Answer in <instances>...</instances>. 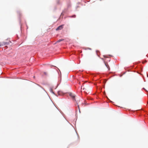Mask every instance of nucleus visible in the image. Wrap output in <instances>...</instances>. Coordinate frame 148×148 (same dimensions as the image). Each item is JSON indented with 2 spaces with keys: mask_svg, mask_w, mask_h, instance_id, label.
Here are the masks:
<instances>
[{
  "mask_svg": "<svg viewBox=\"0 0 148 148\" xmlns=\"http://www.w3.org/2000/svg\"><path fill=\"white\" fill-rule=\"evenodd\" d=\"M76 15L75 14H74L73 15H72V16H68V17H70V18H75L76 17Z\"/></svg>",
  "mask_w": 148,
  "mask_h": 148,
  "instance_id": "16",
  "label": "nucleus"
},
{
  "mask_svg": "<svg viewBox=\"0 0 148 148\" xmlns=\"http://www.w3.org/2000/svg\"><path fill=\"white\" fill-rule=\"evenodd\" d=\"M105 65L106 67L108 69V70H110V68L108 65V64L107 63H105Z\"/></svg>",
  "mask_w": 148,
  "mask_h": 148,
  "instance_id": "12",
  "label": "nucleus"
},
{
  "mask_svg": "<svg viewBox=\"0 0 148 148\" xmlns=\"http://www.w3.org/2000/svg\"><path fill=\"white\" fill-rule=\"evenodd\" d=\"M85 104L86 105H87V104H87L86 103H85Z\"/></svg>",
  "mask_w": 148,
  "mask_h": 148,
  "instance_id": "29",
  "label": "nucleus"
},
{
  "mask_svg": "<svg viewBox=\"0 0 148 148\" xmlns=\"http://www.w3.org/2000/svg\"><path fill=\"white\" fill-rule=\"evenodd\" d=\"M44 74L45 75H47V73L46 72H44Z\"/></svg>",
  "mask_w": 148,
  "mask_h": 148,
  "instance_id": "22",
  "label": "nucleus"
},
{
  "mask_svg": "<svg viewBox=\"0 0 148 148\" xmlns=\"http://www.w3.org/2000/svg\"><path fill=\"white\" fill-rule=\"evenodd\" d=\"M57 86H56V87L55 88V89H56L57 88Z\"/></svg>",
  "mask_w": 148,
  "mask_h": 148,
  "instance_id": "28",
  "label": "nucleus"
},
{
  "mask_svg": "<svg viewBox=\"0 0 148 148\" xmlns=\"http://www.w3.org/2000/svg\"><path fill=\"white\" fill-rule=\"evenodd\" d=\"M105 65L106 67L108 69V70H110V68L108 65V64L107 63H105Z\"/></svg>",
  "mask_w": 148,
  "mask_h": 148,
  "instance_id": "14",
  "label": "nucleus"
},
{
  "mask_svg": "<svg viewBox=\"0 0 148 148\" xmlns=\"http://www.w3.org/2000/svg\"><path fill=\"white\" fill-rule=\"evenodd\" d=\"M97 83H105L106 82L105 81L103 80H100L99 79H97Z\"/></svg>",
  "mask_w": 148,
  "mask_h": 148,
  "instance_id": "8",
  "label": "nucleus"
},
{
  "mask_svg": "<svg viewBox=\"0 0 148 148\" xmlns=\"http://www.w3.org/2000/svg\"><path fill=\"white\" fill-rule=\"evenodd\" d=\"M64 25H62L58 27L56 29V30L58 31L62 29L63 28Z\"/></svg>",
  "mask_w": 148,
  "mask_h": 148,
  "instance_id": "6",
  "label": "nucleus"
},
{
  "mask_svg": "<svg viewBox=\"0 0 148 148\" xmlns=\"http://www.w3.org/2000/svg\"><path fill=\"white\" fill-rule=\"evenodd\" d=\"M37 85L41 87V88H43L42 87L40 86L38 84H36Z\"/></svg>",
  "mask_w": 148,
  "mask_h": 148,
  "instance_id": "24",
  "label": "nucleus"
},
{
  "mask_svg": "<svg viewBox=\"0 0 148 148\" xmlns=\"http://www.w3.org/2000/svg\"><path fill=\"white\" fill-rule=\"evenodd\" d=\"M68 94L72 98L73 101H76L75 99V95H73V94L71 92H69L68 93Z\"/></svg>",
  "mask_w": 148,
  "mask_h": 148,
  "instance_id": "4",
  "label": "nucleus"
},
{
  "mask_svg": "<svg viewBox=\"0 0 148 148\" xmlns=\"http://www.w3.org/2000/svg\"><path fill=\"white\" fill-rule=\"evenodd\" d=\"M96 54H97V55L98 56H99V51L98 50H96Z\"/></svg>",
  "mask_w": 148,
  "mask_h": 148,
  "instance_id": "17",
  "label": "nucleus"
},
{
  "mask_svg": "<svg viewBox=\"0 0 148 148\" xmlns=\"http://www.w3.org/2000/svg\"><path fill=\"white\" fill-rule=\"evenodd\" d=\"M105 65L106 67L108 69V70H110V68L108 65V64L107 63H105Z\"/></svg>",
  "mask_w": 148,
  "mask_h": 148,
  "instance_id": "13",
  "label": "nucleus"
},
{
  "mask_svg": "<svg viewBox=\"0 0 148 148\" xmlns=\"http://www.w3.org/2000/svg\"><path fill=\"white\" fill-rule=\"evenodd\" d=\"M79 7L78 6H77V7Z\"/></svg>",
  "mask_w": 148,
  "mask_h": 148,
  "instance_id": "32",
  "label": "nucleus"
},
{
  "mask_svg": "<svg viewBox=\"0 0 148 148\" xmlns=\"http://www.w3.org/2000/svg\"><path fill=\"white\" fill-rule=\"evenodd\" d=\"M78 108H79V112H80V109H79V106L78 105Z\"/></svg>",
  "mask_w": 148,
  "mask_h": 148,
  "instance_id": "23",
  "label": "nucleus"
},
{
  "mask_svg": "<svg viewBox=\"0 0 148 148\" xmlns=\"http://www.w3.org/2000/svg\"><path fill=\"white\" fill-rule=\"evenodd\" d=\"M105 65L106 67L108 69V70H110V68L108 65V64L107 63H105Z\"/></svg>",
  "mask_w": 148,
  "mask_h": 148,
  "instance_id": "15",
  "label": "nucleus"
},
{
  "mask_svg": "<svg viewBox=\"0 0 148 148\" xmlns=\"http://www.w3.org/2000/svg\"><path fill=\"white\" fill-rule=\"evenodd\" d=\"M9 45V42H1V44H0V46H2L5 45Z\"/></svg>",
  "mask_w": 148,
  "mask_h": 148,
  "instance_id": "5",
  "label": "nucleus"
},
{
  "mask_svg": "<svg viewBox=\"0 0 148 148\" xmlns=\"http://www.w3.org/2000/svg\"><path fill=\"white\" fill-rule=\"evenodd\" d=\"M138 111H139V112H140V110H139ZM138 113H139V114H141V113L140 112H138Z\"/></svg>",
  "mask_w": 148,
  "mask_h": 148,
  "instance_id": "26",
  "label": "nucleus"
},
{
  "mask_svg": "<svg viewBox=\"0 0 148 148\" xmlns=\"http://www.w3.org/2000/svg\"><path fill=\"white\" fill-rule=\"evenodd\" d=\"M57 7H55V8H54V11H55L56 10H57Z\"/></svg>",
  "mask_w": 148,
  "mask_h": 148,
  "instance_id": "21",
  "label": "nucleus"
},
{
  "mask_svg": "<svg viewBox=\"0 0 148 148\" xmlns=\"http://www.w3.org/2000/svg\"><path fill=\"white\" fill-rule=\"evenodd\" d=\"M67 9H66L64 10H63L62 12L61 16H64V13H67Z\"/></svg>",
  "mask_w": 148,
  "mask_h": 148,
  "instance_id": "7",
  "label": "nucleus"
},
{
  "mask_svg": "<svg viewBox=\"0 0 148 148\" xmlns=\"http://www.w3.org/2000/svg\"><path fill=\"white\" fill-rule=\"evenodd\" d=\"M147 77H148V75H147Z\"/></svg>",
  "mask_w": 148,
  "mask_h": 148,
  "instance_id": "33",
  "label": "nucleus"
},
{
  "mask_svg": "<svg viewBox=\"0 0 148 148\" xmlns=\"http://www.w3.org/2000/svg\"><path fill=\"white\" fill-rule=\"evenodd\" d=\"M134 70L132 71L134 72H136L140 74L143 71V67L141 65H137L134 68Z\"/></svg>",
  "mask_w": 148,
  "mask_h": 148,
  "instance_id": "1",
  "label": "nucleus"
},
{
  "mask_svg": "<svg viewBox=\"0 0 148 148\" xmlns=\"http://www.w3.org/2000/svg\"><path fill=\"white\" fill-rule=\"evenodd\" d=\"M96 76V75L95 74H89V78H90L91 80H92L93 81H95V80L94 78Z\"/></svg>",
  "mask_w": 148,
  "mask_h": 148,
  "instance_id": "3",
  "label": "nucleus"
},
{
  "mask_svg": "<svg viewBox=\"0 0 148 148\" xmlns=\"http://www.w3.org/2000/svg\"><path fill=\"white\" fill-rule=\"evenodd\" d=\"M125 73H126V72H125L124 73H123V75H124V74H125Z\"/></svg>",
  "mask_w": 148,
  "mask_h": 148,
  "instance_id": "27",
  "label": "nucleus"
},
{
  "mask_svg": "<svg viewBox=\"0 0 148 148\" xmlns=\"http://www.w3.org/2000/svg\"><path fill=\"white\" fill-rule=\"evenodd\" d=\"M87 49H90V50H91V48H87Z\"/></svg>",
  "mask_w": 148,
  "mask_h": 148,
  "instance_id": "25",
  "label": "nucleus"
},
{
  "mask_svg": "<svg viewBox=\"0 0 148 148\" xmlns=\"http://www.w3.org/2000/svg\"><path fill=\"white\" fill-rule=\"evenodd\" d=\"M0 44H1V43H0Z\"/></svg>",
  "mask_w": 148,
  "mask_h": 148,
  "instance_id": "34",
  "label": "nucleus"
},
{
  "mask_svg": "<svg viewBox=\"0 0 148 148\" xmlns=\"http://www.w3.org/2000/svg\"><path fill=\"white\" fill-rule=\"evenodd\" d=\"M53 88L50 87L49 89V91L50 92L53 94L54 95H55V93L52 90Z\"/></svg>",
  "mask_w": 148,
  "mask_h": 148,
  "instance_id": "9",
  "label": "nucleus"
},
{
  "mask_svg": "<svg viewBox=\"0 0 148 148\" xmlns=\"http://www.w3.org/2000/svg\"><path fill=\"white\" fill-rule=\"evenodd\" d=\"M17 13L19 15L18 18H19V24L20 25V28H21V29L22 28V25L21 24V13L20 12V11H17Z\"/></svg>",
  "mask_w": 148,
  "mask_h": 148,
  "instance_id": "2",
  "label": "nucleus"
},
{
  "mask_svg": "<svg viewBox=\"0 0 148 148\" xmlns=\"http://www.w3.org/2000/svg\"><path fill=\"white\" fill-rule=\"evenodd\" d=\"M128 71H130V70H128Z\"/></svg>",
  "mask_w": 148,
  "mask_h": 148,
  "instance_id": "30",
  "label": "nucleus"
},
{
  "mask_svg": "<svg viewBox=\"0 0 148 148\" xmlns=\"http://www.w3.org/2000/svg\"><path fill=\"white\" fill-rule=\"evenodd\" d=\"M56 2H57V3L58 4H60V2H59V0H58L57 1H56Z\"/></svg>",
  "mask_w": 148,
  "mask_h": 148,
  "instance_id": "20",
  "label": "nucleus"
},
{
  "mask_svg": "<svg viewBox=\"0 0 148 148\" xmlns=\"http://www.w3.org/2000/svg\"><path fill=\"white\" fill-rule=\"evenodd\" d=\"M67 8H69L71 6V4L69 2L67 4Z\"/></svg>",
  "mask_w": 148,
  "mask_h": 148,
  "instance_id": "11",
  "label": "nucleus"
},
{
  "mask_svg": "<svg viewBox=\"0 0 148 148\" xmlns=\"http://www.w3.org/2000/svg\"><path fill=\"white\" fill-rule=\"evenodd\" d=\"M125 70H127V69H126V68H125Z\"/></svg>",
  "mask_w": 148,
  "mask_h": 148,
  "instance_id": "31",
  "label": "nucleus"
},
{
  "mask_svg": "<svg viewBox=\"0 0 148 148\" xmlns=\"http://www.w3.org/2000/svg\"><path fill=\"white\" fill-rule=\"evenodd\" d=\"M64 40V39H59V40H58L57 41V42H61V41H62Z\"/></svg>",
  "mask_w": 148,
  "mask_h": 148,
  "instance_id": "18",
  "label": "nucleus"
},
{
  "mask_svg": "<svg viewBox=\"0 0 148 148\" xmlns=\"http://www.w3.org/2000/svg\"><path fill=\"white\" fill-rule=\"evenodd\" d=\"M142 89H144V90H145L147 94H148V91L146 89H145L144 88H142Z\"/></svg>",
  "mask_w": 148,
  "mask_h": 148,
  "instance_id": "19",
  "label": "nucleus"
},
{
  "mask_svg": "<svg viewBox=\"0 0 148 148\" xmlns=\"http://www.w3.org/2000/svg\"><path fill=\"white\" fill-rule=\"evenodd\" d=\"M60 92H61L60 91H58L57 92L58 95H57L55 93L54 95L56 97H58V95H61V94L60 93Z\"/></svg>",
  "mask_w": 148,
  "mask_h": 148,
  "instance_id": "10",
  "label": "nucleus"
}]
</instances>
